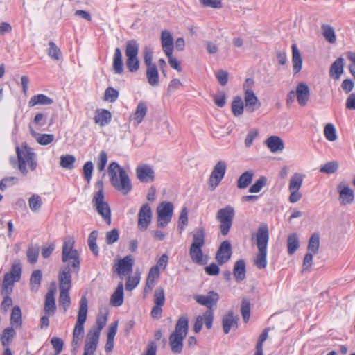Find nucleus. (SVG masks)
Returning <instances> with one entry per match:
<instances>
[{
  "mask_svg": "<svg viewBox=\"0 0 355 355\" xmlns=\"http://www.w3.org/2000/svg\"><path fill=\"white\" fill-rule=\"evenodd\" d=\"M16 153L17 159L10 157V163L13 168H17L24 176H26L28 174L26 165L31 171L36 169L37 166V155L26 142L22 143L20 147H16Z\"/></svg>",
  "mask_w": 355,
  "mask_h": 355,
  "instance_id": "f257e3e1",
  "label": "nucleus"
},
{
  "mask_svg": "<svg viewBox=\"0 0 355 355\" xmlns=\"http://www.w3.org/2000/svg\"><path fill=\"white\" fill-rule=\"evenodd\" d=\"M112 185L123 195L128 194L132 189L130 180L124 168L117 162H112L107 169Z\"/></svg>",
  "mask_w": 355,
  "mask_h": 355,
  "instance_id": "f03ea898",
  "label": "nucleus"
},
{
  "mask_svg": "<svg viewBox=\"0 0 355 355\" xmlns=\"http://www.w3.org/2000/svg\"><path fill=\"white\" fill-rule=\"evenodd\" d=\"M269 241V229L266 223H261L256 234V244L258 248L254 263L259 269H263L267 266V246Z\"/></svg>",
  "mask_w": 355,
  "mask_h": 355,
  "instance_id": "7ed1b4c3",
  "label": "nucleus"
},
{
  "mask_svg": "<svg viewBox=\"0 0 355 355\" xmlns=\"http://www.w3.org/2000/svg\"><path fill=\"white\" fill-rule=\"evenodd\" d=\"M193 241L189 249L192 261L198 265L204 266L208 262V257L204 256L202 248L205 243V229L202 226L196 228L192 234Z\"/></svg>",
  "mask_w": 355,
  "mask_h": 355,
  "instance_id": "20e7f679",
  "label": "nucleus"
},
{
  "mask_svg": "<svg viewBox=\"0 0 355 355\" xmlns=\"http://www.w3.org/2000/svg\"><path fill=\"white\" fill-rule=\"evenodd\" d=\"M144 61L146 66V78L150 85L155 87L159 85V72L157 67L153 62V50L150 46H145L142 51Z\"/></svg>",
  "mask_w": 355,
  "mask_h": 355,
  "instance_id": "39448f33",
  "label": "nucleus"
},
{
  "mask_svg": "<svg viewBox=\"0 0 355 355\" xmlns=\"http://www.w3.org/2000/svg\"><path fill=\"white\" fill-rule=\"evenodd\" d=\"M139 45L135 40H130L126 42L125 54L127 59L125 64L130 73H136L139 69Z\"/></svg>",
  "mask_w": 355,
  "mask_h": 355,
  "instance_id": "423d86ee",
  "label": "nucleus"
},
{
  "mask_svg": "<svg viewBox=\"0 0 355 355\" xmlns=\"http://www.w3.org/2000/svg\"><path fill=\"white\" fill-rule=\"evenodd\" d=\"M234 215V209L230 205H227L218 211L216 219L220 222L219 228L223 236H226L230 232Z\"/></svg>",
  "mask_w": 355,
  "mask_h": 355,
  "instance_id": "0eeeda50",
  "label": "nucleus"
},
{
  "mask_svg": "<svg viewBox=\"0 0 355 355\" xmlns=\"http://www.w3.org/2000/svg\"><path fill=\"white\" fill-rule=\"evenodd\" d=\"M93 207L108 224H111V210L109 204L104 200V194L96 192L92 199Z\"/></svg>",
  "mask_w": 355,
  "mask_h": 355,
  "instance_id": "6e6552de",
  "label": "nucleus"
},
{
  "mask_svg": "<svg viewBox=\"0 0 355 355\" xmlns=\"http://www.w3.org/2000/svg\"><path fill=\"white\" fill-rule=\"evenodd\" d=\"M88 302L85 296H83L80 300V307L78 313L77 321L73 329V335L83 336L84 333V324L87 320Z\"/></svg>",
  "mask_w": 355,
  "mask_h": 355,
  "instance_id": "1a4fd4ad",
  "label": "nucleus"
},
{
  "mask_svg": "<svg viewBox=\"0 0 355 355\" xmlns=\"http://www.w3.org/2000/svg\"><path fill=\"white\" fill-rule=\"evenodd\" d=\"M227 170V164L225 161H218L214 166L209 176L208 184L211 191H214L223 179Z\"/></svg>",
  "mask_w": 355,
  "mask_h": 355,
  "instance_id": "9d476101",
  "label": "nucleus"
},
{
  "mask_svg": "<svg viewBox=\"0 0 355 355\" xmlns=\"http://www.w3.org/2000/svg\"><path fill=\"white\" fill-rule=\"evenodd\" d=\"M73 242L69 243L64 242L62 247V261L63 262H69L72 260L71 266L76 272L80 269V259L77 250L73 249Z\"/></svg>",
  "mask_w": 355,
  "mask_h": 355,
  "instance_id": "9b49d317",
  "label": "nucleus"
},
{
  "mask_svg": "<svg viewBox=\"0 0 355 355\" xmlns=\"http://www.w3.org/2000/svg\"><path fill=\"white\" fill-rule=\"evenodd\" d=\"M173 211V205L171 202H163L157 209V226L166 227L171 220Z\"/></svg>",
  "mask_w": 355,
  "mask_h": 355,
  "instance_id": "f8f14e48",
  "label": "nucleus"
},
{
  "mask_svg": "<svg viewBox=\"0 0 355 355\" xmlns=\"http://www.w3.org/2000/svg\"><path fill=\"white\" fill-rule=\"evenodd\" d=\"M232 254V245L229 241H223L215 255V259L217 263L222 266L226 263L231 258Z\"/></svg>",
  "mask_w": 355,
  "mask_h": 355,
  "instance_id": "ddd939ff",
  "label": "nucleus"
},
{
  "mask_svg": "<svg viewBox=\"0 0 355 355\" xmlns=\"http://www.w3.org/2000/svg\"><path fill=\"white\" fill-rule=\"evenodd\" d=\"M137 178L143 183H150L155 180V171L148 164H144L137 166L135 169Z\"/></svg>",
  "mask_w": 355,
  "mask_h": 355,
  "instance_id": "4468645a",
  "label": "nucleus"
},
{
  "mask_svg": "<svg viewBox=\"0 0 355 355\" xmlns=\"http://www.w3.org/2000/svg\"><path fill=\"white\" fill-rule=\"evenodd\" d=\"M152 218V210L148 203L143 205L138 214V228L145 231L149 226Z\"/></svg>",
  "mask_w": 355,
  "mask_h": 355,
  "instance_id": "2eb2a0df",
  "label": "nucleus"
},
{
  "mask_svg": "<svg viewBox=\"0 0 355 355\" xmlns=\"http://www.w3.org/2000/svg\"><path fill=\"white\" fill-rule=\"evenodd\" d=\"M195 300L200 305L207 307V310H211L214 305H216L219 300L218 293L211 291L207 295H196L194 296Z\"/></svg>",
  "mask_w": 355,
  "mask_h": 355,
  "instance_id": "dca6fc26",
  "label": "nucleus"
},
{
  "mask_svg": "<svg viewBox=\"0 0 355 355\" xmlns=\"http://www.w3.org/2000/svg\"><path fill=\"white\" fill-rule=\"evenodd\" d=\"M135 260L131 255H127L118 261L116 272L119 276L125 275L132 271Z\"/></svg>",
  "mask_w": 355,
  "mask_h": 355,
  "instance_id": "f3484780",
  "label": "nucleus"
},
{
  "mask_svg": "<svg viewBox=\"0 0 355 355\" xmlns=\"http://www.w3.org/2000/svg\"><path fill=\"white\" fill-rule=\"evenodd\" d=\"M100 335L89 331L87 334L84 353L86 355H93L97 349Z\"/></svg>",
  "mask_w": 355,
  "mask_h": 355,
  "instance_id": "a211bd4d",
  "label": "nucleus"
},
{
  "mask_svg": "<svg viewBox=\"0 0 355 355\" xmlns=\"http://www.w3.org/2000/svg\"><path fill=\"white\" fill-rule=\"evenodd\" d=\"M337 189L340 205H346L353 202L354 198V191L347 185L341 182L338 185Z\"/></svg>",
  "mask_w": 355,
  "mask_h": 355,
  "instance_id": "6ab92c4d",
  "label": "nucleus"
},
{
  "mask_svg": "<svg viewBox=\"0 0 355 355\" xmlns=\"http://www.w3.org/2000/svg\"><path fill=\"white\" fill-rule=\"evenodd\" d=\"M297 101L300 106L304 107L307 105L310 98V89L304 83H300L296 87L295 91Z\"/></svg>",
  "mask_w": 355,
  "mask_h": 355,
  "instance_id": "aec40b11",
  "label": "nucleus"
},
{
  "mask_svg": "<svg viewBox=\"0 0 355 355\" xmlns=\"http://www.w3.org/2000/svg\"><path fill=\"white\" fill-rule=\"evenodd\" d=\"M244 101L246 111L253 112L261 105V103L252 89H247L244 92Z\"/></svg>",
  "mask_w": 355,
  "mask_h": 355,
  "instance_id": "412c9836",
  "label": "nucleus"
},
{
  "mask_svg": "<svg viewBox=\"0 0 355 355\" xmlns=\"http://www.w3.org/2000/svg\"><path fill=\"white\" fill-rule=\"evenodd\" d=\"M59 289L70 290L71 287V275L69 266L61 268L58 275Z\"/></svg>",
  "mask_w": 355,
  "mask_h": 355,
  "instance_id": "4be33fe9",
  "label": "nucleus"
},
{
  "mask_svg": "<svg viewBox=\"0 0 355 355\" xmlns=\"http://www.w3.org/2000/svg\"><path fill=\"white\" fill-rule=\"evenodd\" d=\"M239 320L238 315H234L232 311H229L222 319L223 332L227 334L230 332L232 327L237 329Z\"/></svg>",
  "mask_w": 355,
  "mask_h": 355,
  "instance_id": "5701e85b",
  "label": "nucleus"
},
{
  "mask_svg": "<svg viewBox=\"0 0 355 355\" xmlns=\"http://www.w3.org/2000/svg\"><path fill=\"white\" fill-rule=\"evenodd\" d=\"M161 44L165 55L173 53L174 49L173 37L168 30H163L161 33Z\"/></svg>",
  "mask_w": 355,
  "mask_h": 355,
  "instance_id": "b1692460",
  "label": "nucleus"
},
{
  "mask_svg": "<svg viewBox=\"0 0 355 355\" xmlns=\"http://www.w3.org/2000/svg\"><path fill=\"white\" fill-rule=\"evenodd\" d=\"M159 269L158 268V266H152L147 276L145 287L144 289V294L148 293L152 291L155 285V279H159Z\"/></svg>",
  "mask_w": 355,
  "mask_h": 355,
  "instance_id": "393cba45",
  "label": "nucleus"
},
{
  "mask_svg": "<svg viewBox=\"0 0 355 355\" xmlns=\"http://www.w3.org/2000/svg\"><path fill=\"white\" fill-rule=\"evenodd\" d=\"M94 120L100 126H105L111 122L112 114L106 109H97L95 111Z\"/></svg>",
  "mask_w": 355,
  "mask_h": 355,
  "instance_id": "a878e982",
  "label": "nucleus"
},
{
  "mask_svg": "<svg viewBox=\"0 0 355 355\" xmlns=\"http://www.w3.org/2000/svg\"><path fill=\"white\" fill-rule=\"evenodd\" d=\"M246 265L243 259L237 260L234 266L233 275L236 282H241L245 279Z\"/></svg>",
  "mask_w": 355,
  "mask_h": 355,
  "instance_id": "bb28decb",
  "label": "nucleus"
},
{
  "mask_svg": "<svg viewBox=\"0 0 355 355\" xmlns=\"http://www.w3.org/2000/svg\"><path fill=\"white\" fill-rule=\"evenodd\" d=\"M292 50V63H293V74L296 75L298 73L302 67V58L299 49L295 44H293L291 46Z\"/></svg>",
  "mask_w": 355,
  "mask_h": 355,
  "instance_id": "cd10ccee",
  "label": "nucleus"
},
{
  "mask_svg": "<svg viewBox=\"0 0 355 355\" xmlns=\"http://www.w3.org/2000/svg\"><path fill=\"white\" fill-rule=\"evenodd\" d=\"M344 59L342 57L336 59L331 65L329 76L335 80H338L343 73Z\"/></svg>",
  "mask_w": 355,
  "mask_h": 355,
  "instance_id": "c85d7f7f",
  "label": "nucleus"
},
{
  "mask_svg": "<svg viewBox=\"0 0 355 355\" xmlns=\"http://www.w3.org/2000/svg\"><path fill=\"white\" fill-rule=\"evenodd\" d=\"M185 337L182 336L177 335L175 334H171L169 336V345L171 351L174 354H180L183 349V340Z\"/></svg>",
  "mask_w": 355,
  "mask_h": 355,
  "instance_id": "c756f323",
  "label": "nucleus"
},
{
  "mask_svg": "<svg viewBox=\"0 0 355 355\" xmlns=\"http://www.w3.org/2000/svg\"><path fill=\"white\" fill-rule=\"evenodd\" d=\"M55 289L49 290L45 297L44 312L46 315L53 314L56 309L55 302Z\"/></svg>",
  "mask_w": 355,
  "mask_h": 355,
  "instance_id": "7c9ffc66",
  "label": "nucleus"
},
{
  "mask_svg": "<svg viewBox=\"0 0 355 355\" xmlns=\"http://www.w3.org/2000/svg\"><path fill=\"white\" fill-rule=\"evenodd\" d=\"M42 280V272L37 269L33 271L29 279L30 290L36 293L39 291Z\"/></svg>",
  "mask_w": 355,
  "mask_h": 355,
  "instance_id": "2f4dec72",
  "label": "nucleus"
},
{
  "mask_svg": "<svg viewBox=\"0 0 355 355\" xmlns=\"http://www.w3.org/2000/svg\"><path fill=\"white\" fill-rule=\"evenodd\" d=\"M188 328L189 319L187 315H181L175 324V331L173 332V334L186 337L188 332Z\"/></svg>",
  "mask_w": 355,
  "mask_h": 355,
  "instance_id": "473e14b6",
  "label": "nucleus"
},
{
  "mask_svg": "<svg viewBox=\"0 0 355 355\" xmlns=\"http://www.w3.org/2000/svg\"><path fill=\"white\" fill-rule=\"evenodd\" d=\"M107 315L108 311L107 309H105L103 313L100 311L96 320V325L92 326L89 331L100 335L101 330L106 324Z\"/></svg>",
  "mask_w": 355,
  "mask_h": 355,
  "instance_id": "72a5a7b5",
  "label": "nucleus"
},
{
  "mask_svg": "<svg viewBox=\"0 0 355 355\" xmlns=\"http://www.w3.org/2000/svg\"><path fill=\"white\" fill-rule=\"evenodd\" d=\"M266 144L272 153L282 150L284 148L283 140L278 136H271L268 137L266 141Z\"/></svg>",
  "mask_w": 355,
  "mask_h": 355,
  "instance_id": "f704fd0d",
  "label": "nucleus"
},
{
  "mask_svg": "<svg viewBox=\"0 0 355 355\" xmlns=\"http://www.w3.org/2000/svg\"><path fill=\"white\" fill-rule=\"evenodd\" d=\"M112 67L113 71L116 74H121L123 72L122 52L119 47L116 48L114 50Z\"/></svg>",
  "mask_w": 355,
  "mask_h": 355,
  "instance_id": "c9c22d12",
  "label": "nucleus"
},
{
  "mask_svg": "<svg viewBox=\"0 0 355 355\" xmlns=\"http://www.w3.org/2000/svg\"><path fill=\"white\" fill-rule=\"evenodd\" d=\"M30 133L34 138L36 139L37 143L40 145L46 146L51 144L54 140V135L53 134H39L37 133L33 128L30 125Z\"/></svg>",
  "mask_w": 355,
  "mask_h": 355,
  "instance_id": "e433bc0d",
  "label": "nucleus"
},
{
  "mask_svg": "<svg viewBox=\"0 0 355 355\" xmlns=\"http://www.w3.org/2000/svg\"><path fill=\"white\" fill-rule=\"evenodd\" d=\"M254 172L252 170L243 173L239 178L236 183L238 189H243L247 188L252 182Z\"/></svg>",
  "mask_w": 355,
  "mask_h": 355,
  "instance_id": "4c0bfd02",
  "label": "nucleus"
},
{
  "mask_svg": "<svg viewBox=\"0 0 355 355\" xmlns=\"http://www.w3.org/2000/svg\"><path fill=\"white\" fill-rule=\"evenodd\" d=\"M110 303L114 306H120L123 303V285L119 282L115 291L111 296Z\"/></svg>",
  "mask_w": 355,
  "mask_h": 355,
  "instance_id": "58836bf2",
  "label": "nucleus"
},
{
  "mask_svg": "<svg viewBox=\"0 0 355 355\" xmlns=\"http://www.w3.org/2000/svg\"><path fill=\"white\" fill-rule=\"evenodd\" d=\"M19 281V280L17 279L16 278H14L12 276H9L8 273H5L2 282L1 294L10 295L12 292V287L15 282H17Z\"/></svg>",
  "mask_w": 355,
  "mask_h": 355,
  "instance_id": "ea45409f",
  "label": "nucleus"
},
{
  "mask_svg": "<svg viewBox=\"0 0 355 355\" xmlns=\"http://www.w3.org/2000/svg\"><path fill=\"white\" fill-rule=\"evenodd\" d=\"M53 103V100L45 94H37L31 98L28 105L30 107H33L37 105H51Z\"/></svg>",
  "mask_w": 355,
  "mask_h": 355,
  "instance_id": "a19ab883",
  "label": "nucleus"
},
{
  "mask_svg": "<svg viewBox=\"0 0 355 355\" xmlns=\"http://www.w3.org/2000/svg\"><path fill=\"white\" fill-rule=\"evenodd\" d=\"M231 109L233 115L236 117L240 116L243 114L244 112V103L239 96L234 97L232 104Z\"/></svg>",
  "mask_w": 355,
  "mask_h": 355,
  "instance_id": "79ce46f5",
  "label": "nucleus"
},
{
  "mask_svg": "<svg viewBox=\"0 0 355 355\" xmlns=\"http://www.w3.org/2000/svg\"><path fill=\"white\" fill-rule=\"evenodd\" d=\"M147 112V105L145 102L140 101L134 113V120L136 121V125H139L143 121Z\"/></svg>",
  "mask_w": 355,
  "mask_h": 355,
  "instance_id": "37998d69",
  "label": "nucleus"
},
{
  "mask_svg": "<svg viewBox=\"0 0 355 355\" xmlns=\"http://www.w3.org/2000/svg\"><path fill=\"white\" fill-rule=\"evenodd\" d=\"M300 245L299 239L296 233H293L287 239V250L289 254H293L298 249Z\"/></svg>",
  "mask_w": 355,
  "mask_h": 355,
  "instance_id": "c03bdc74",
  "label": "nucleus"
},
{
  "mask_svg": "<svg viewBox=\"0 0 355 355\" xmlns=\"http://www.w3.org/2000/svg\"><path fill=\"white\" fill-rule=\"evenodd\" d=\"M10 323L12 325H15L16 327H21L22 326L21 310L19 306H15L12 308L10 315Z\"/></svg>",
  "mask_w": 355,
  "mask_h": 355,
  "instance_id": "a18cd8bd",
  "label": "nucleus"
},
{
  "mask_svg": "<svg viewBox=\"0 0 355 355\" xmlns=\"http://www.w3.org/2000/svg\"><path fill=\"white\" fill-rule=\"evenodd\" d=\"M320 247V236L318 233H313L309 239L308 246H307V252H311L312 254H317L319 250Z\"/></svg>",
  "mask_w": 355,
  "mask_h": 355,
  "instance_id": "49530a36",
  "label": "nucleus"
},
{
  "mask_svg": "<svg viewBox=\"0 0 355 355\" xmlns=\"http://www.w3.org/2000/svg\"><path fill=\"white\" fill-rule=\"evenodd\" d=\"M16 332L13 327H7L3 329L1 335V344L3 347H8Z\"/></svg>",
  "mask_w": 355,
  "mask_h": 355,
  "instance_id": "de8ad7c7",
  "label": "nucleus"
},
{
  "mask_svg": "<svg viewBox=\"0 0 355 355\" xmlns=\"http://www.w3.org/2000/svg\"><path fill=\"white\" fill-rule=\"evenodd\" d=\"M322 35L324 38L331 44H334L336 41V36L334 28L328 24L322 25Z\"/></svg>",
  "mask_w": 355,
  "mask_h": 355,
  "instance_id": "09e8293b",
  "label": "nucleus"
},
{
  "mask_svg": "<svg viewBox=\"0 0 355 355\" xmlns=\"http://www.w3.org/2000/svg\"><path fill=\"white\" fill-rule=\"evenodd\" d=\"M60 290V296H59V304L60 306H62L64 308V311L66 312L67 309L69 308L71 304V300L69 291L67 289H59Z\"/></svg>",
  "mask_w": 355,
  "mask_h": 355,
  "instance_id": "8fccbe9b",
  "label": "nucleus"
},
{
  "mask_svg": "<svg viewBox=\"0 0 355 355\" xmlns=\"http://www.w3.org/2000/svg\"><path fill=\"white\" fill-rule=\"evenodd\" d=\"M76 157L72 155H65L60 157V165L62 168L71 170L74 168Z\"/></svg>",
  "mask_w": 355,
  "mask_h": 355,
  "instance_id": "3c124183",
  "label": "nucleus"
},
{
  "mask_svg": "<svg viewBox=\"0 0 355 355\" xmlns=\"http://www.w3.org/2000/svg\"><path fill=\"white\" fill-rule=\"evenodd\" d=\"M303 177L300 173H296L291 178L288 190H300L302 185Z\"/></svg>",
  "mask_w": 355,
  "mask_h": 355,
  "instance_id": "603ef678",
  "label": "nucleus"
},
{
  "mask_svg": "<svg viewBox=\"0 0 355 355\" xmlns=\"http://www.w3.org/2000/svg\"><path fill=\"white\" fill-rule=\"evenodd\" d=\"M47 51L48 55L54 60H59L62 58V52L60 48L52 41L49 43Z\"/></svg>",
  "mask_w": 355,
  "mask_h": 355,
  "instance_id": "864d4df0",
  "label": "nucleus"
},
{
  "mask_svg": "<svg viewBox=\"0 0 355 355\" xmlns=\"http://www.w3.org/2000/svg\"><path fill=\"white\" fill-rule=\"evenodd\" d=\"M98 236V232L96 230L92 231L88 237V245L92 253L97 257L98 255V248L96 244Z\"/></svg>",
  "mask_w": 355,
  "mask_h": 355,
  "instance_id": "5fc2aeb1",
  "label": "nucleus"
},
{
  "mask_svg": "<svg viewBox=\"0 0 355 355\" xmlns=\"http://www.w3.org/2000/svg\"><path fill=\"white\" fill-rule=\"evenodd\" d=\"M28 205L33 211H38L42 205L41 197L37 194H33L28 199Z\"/></svg>",
  "mask_w": 355,
  "mask_h": 355,
  "instance_id": "6e6d98bb",
  "label": "nucleus"
},
{
  "mask_svg": "<svg viewBox=\"0 0 355 355\" xmlns=\"http://www.w3.org/2000/svg\"><path fill=\"white\" fill-rule=\"evenodd\" d=\"M22 272V266L19 260H15L14 263L12 264L10 270L7 272L9 276H12L14 278H16L18 280H20Z\"/></svg>",
  "mask_w": 355,
  "mask_h": 355,
  "instance_id": "4d7b16f0",
  "label": "nucleus"
},
{
  "mask_svg": "<svg viewBox=\"0 0 355 355\" xmlns=\"http://www.w3.org/2000/svg\"><path fill=\"white\" fill-rule=\"evenodd\" d=\"M188 225V209L186 207H182L178 219V228L181 233Z\"/></svg>",
  "mask_w": 355,
  "mask_h": 355,
  "instance_id": "13d9d810",
  "label": "nucleus"
},
{
  "mask_svg": "<svg viewBox=\"0 0 355 355\" xmlns=\"http://www.w3.org/2000/svg\"><path fill=\"white\" fill-rule=\"evenodd\" d=\"M153 302L155 305L164 306L165 303L164 290L162 287L155 289L153 295Z\"/></svg>",
  "mask_w": 355,
  "mask_h": 355,
  "instance_id": "bf43d9fd",
  "label": "nucleus"
},
{
  "mask_svg": "<svg viewBox=\"0 0 355 355\" xmlns=\"http://www.w3.org/2000/svg\"><path fill=\"white\" fill-rule=\"evenodd\" d=\"M39 252L38 247L31 245L28 248L26 255L30 263L33 264L37 261Z\"/></svg>",
  "mask_w": 355,
  "mask_h": 355,
  "instance_id": "052dcab7",
  "label": "nucleus"
},
{
  "mask_svg": "<svg viewBox=\"0 0 355 355\" xmlns=\"http://www.w3.org/2000/svg\"><path fill=\"white\" fill-rule=\"evenodd\" d=\"M267 184V178L265 176H261L249 188L250 193H259L261 189Z\"/></svg>",
  "mask_w": 355,
  "mask_h": 355,
  "instance_id": "680f3d73",
  "label": "nucleus"
},
{
  "mask_svg": "<svg viewBox=\"0 0 355 355\" xmlns=\"http://www.w3.org/2000/svg\"><path fill=\"white\" fill-rule=\"evenodd\" d=\"M241 312L245 322L249 320L250 315V303L249 300L243 298L241 302Z\"/></svg>",
  "mask_w": 355,
  "mask_h": 355,
  "instance_id": "e2e57ef3",
  "label": "nucleus"
},
{
  "mask_svg": "<svg viewBox=\"0 0 355 355\" xmlns=\"http://www.w3.org/2000/svg\"><path fill=\"white\" fill-rule=\"evenodd\" d=\"M338 168V163L336 161L329 162L324 164L320 169V171L326 174L334 173Z\"/></svg>",
  "mask_w": 355,
  "mask_h": 355,
  "instance_id": "0e129e2a",
  "label": "nucleus"
},
{
  "mask_svg": "<svg viewBox=\"0 0 355 355\" xmlns=\"http://www.w3.org/2000/svg\"><path fill=\"white\" fill-rule=\"evenodd\" d=\"M324 133L326 139L328 141H334L337 139L336 129L334 125L331 123H328L325 125L324 129Z\"/></svg>",
  "mask_w": 355,
  "mask_h": 355,
  "instance_id": "69168bd1",
  "label": "nucleus"
},
{
  "mask_svg": "<svg viewBox=\"0 0 355 355\" xmlns=\"http://www.w3.org/2000/svg\"><path fill=\"white\" fill-rule=\"evenodd\" d=\"M94 170V164L92 161H88L85 163L83 167V175L87 180V183H89L92 177V173Z\"/></svg>",
  "mask_w": 355,
  "mask_h": 355,
  "instance_id": "338daca9",
  "label": "nucleus"
},
{
  "mask_svg": "<svg viewBox=\"0 0 355 355\" xmlns=\"http://www.w3.org/2000/svg\"><path fill=\"white\" fill-rule=\"evenodd\" d=\"M119 92L113 87H107L104 94V100L113 103L116 101L119 97Z\"/></svg>",
  "mask_w": 355,
  "mask_h": 355,
  "instance_id": "774afa93",
  "label": "nucleus"
}]
</instances>
